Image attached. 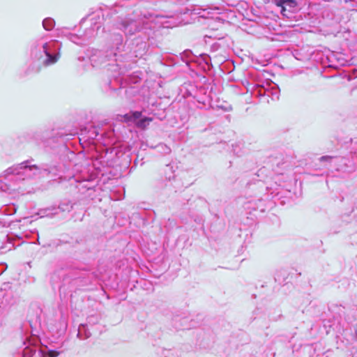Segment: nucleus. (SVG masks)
Wrapping results in <instances>:
<instances>
[{
    "mask_svg": "<svg viewBox=\"0 0 357 357\" xmlns=\"http://www.w3.org/2000/svg\"><path fill=\"white\" fill-rule=\"evenodd\" d=\"M207 59H208V55L202 54V64L204 63L205 64H206L208 66V68H209ZM205 70V68L202 66V70Z\"/></svg>",
    "mask_w": 357,
    "mask_h": 357,
    "instance_id": "nucleus-18",
    "label": "nucleus"
},
{
    "mask_svg": "<svg viewBox=\"0 0 357 357\" xmlns=\"http://www.w3.org/2000/svg\"><path fill=\"white\" fill-rule=\"evenodd\" d=\"M59 208H61L62 211H64V210H65V209H64L63 207H61V206H59Z\"/></svg>",
    "mask_w": 357,
    "mask_h": 357,
    "instance_id": "nucleus-29",
    "label": "nucleus"
},
{
    "mask_svg": "<svg viewBox=\"0 0 357 357\" xmlns=\"http://www.w3.org/2000/svg\"><path fill=\"white\" fill-rule=\"evenodd\" d=\"M1 311V310L0 309V312Z\"/></svg>",
    "mask_w": 357,
    "mask_h": 357,
    "instance_id": "nucleus-32",
    "label": "nucleus"
},
{
    "mask_svg": "<svg viewBox=\"0 0 357 357\" xmlns=\"http://www.w3.org/2000/svg\"><path fill=\"white\" fill-rule=\"evenodd\" d=\"M91 26L86 29L81 35L69 33L68 38L73 43L78 45H86L91 43L98 35V33L102 24V16L99 13L95 14L91 19Z\"/></svg>",
    "mask_w": 357,
    "mask_h": 357,
    "instance_id": "nucleus-5",
    "label": "nucleus"
},
{
    "mask_svg": "<svg viewBox=\"0 0 357 357\" xmlns=\"http://www.w3.org/2000/svg\"><path fill=\"white\" fill-rule=\"evenodd\" d=\"M46 171L45 169L31 165L29 160H26L8 167L2 173V176L6 178L9 175L13 174L18 176L20 179L24 180L40 175L42 172Z\"/></svg>",
    "mask_w": 357,
    "mask_h": 357,
    "instance_id": "nucleus-6",
    "label": "nucleus"
},
{
    "mask_svg": "<svg viewBox=\"0 0 357 357\" xmlns=\"http://www.w3.org/2000/svg\"><path fill=\"white\" fill-rule=\"evenodd\" d=\"M203 24H208V23H207V22H202V25Z\"/></svg>",
    "mask_w": 357,
    "mask_h": 357,
    "instance_id": "nucleus-27",
    "label": "nucleus"
},
{
    "mask_svg": "<svg viewBox=\"0 0 357 357\" xmlns=\"http://www.w3.org/2000/svg\"><path fill=\"white\" fill-rule=\"evenodd\" d=\"M220 14V8L218 7H207L202 8V19H205L206 21L211 20H215L216 22L221 23V19L218 16Z\"/></svg>",
    "mask_w": 357,
    "mask_h": 357,
    "instance_id": "nucleus-7",
    "label": "nucleus"
},
{
    "mask_svg": "<svg viewBox=\"0 0 357 357\" xmlns=\"http://www.w3.org/2000/svg\"><path fill=\"white\" fill-rule=\"evenodd\" d=\"M114 43L116 46V51L118 52L119 63L123 61L132 60L134 58L142 56L147 50L146 40L144 39V35L132 39L130 41L123 44V36L121 34H114Z\"/></svg>",
    "mask_w": 357,
    "mask_h": 357,
    "instance_id": "nucleus-3",
    "label": "nucleus"
},
{
    "mask_svg": "<svg viewBox=\"0 0 357 357\" xmlns=\"http://www.w3.org/2000/svg\"><path fill=\"white\" fill-rule=\"evenodd\" d=\"M271 96L273 100H278L280 96L279 89L273 88L271 91Z\"/></svg>",
    "mask_w": 357,
    "mask_h": 357,
    "instance_id": "nucleus-17",
    "label": "nucleus"
},
{
    "mask_svg": "<svg viewBox=\"0 0 357 357\" xmlns=\"http://www.w3.org/2000/svg\"><path fill=\"white\" fill-rule=\"evenodd\" d=\"M183 322L186 321V319H183Z\"/></svg>",
    "mask_w": 357,
    "mask_h": 357,
    "instance_id": "nucleus-30",
    "label": "nucleus"
},
{
    "mask_svg": "<svg viewBox=\"0 0 357 357\" xmlns=\"http://www.w3.org/2000/svg\"><path fill=\"white\" fill-rule=\"evenodd\" d=\"M91 336V333L87 328L86 324H81L78 328L77 337L81 340H85Z\"/></svg>",
    "mask_w": 357,
    "mask_h": 357,
    "instance_id": "nucleus-11",
    "label": "nucleus"
},
{
    "mask_svg": "<svg viewBox=\"0 0 357 357\" xmlns=\"http://www.w3.org/2000/svg\"><path fill=\"white\" fill-rule=\"evenodd\" d=\"M175 328H177V329H182L183 328V326L182 325L177 326L176 324L175 323Z\"/></svg>",
    "mask_w": 357,
    "mask_h": 357,
    "instance_id": "nucleus-22",
    "label": "nucleus"
},
{
    "mask_svg": "<svg viewBox=\"0 0 357 357\" xmlns=\"http://www.w3.org/2000/svg\"><path fill=\"white\" fill-rule=\"evenodd\" d=\"M59 352L55 350H47V351H45V354L47 357H57L59 355Z\"/></svg>",
    "mask_w": 357,
    "mask_h": 357,
    "instance_id": "nucleus-16",
    "label": "nucleus"
},
{
    "mask_svg": "<svg viewBox=\"0 0 357 357\" xmlns=\"http://www.w3.org/2000/svg\"><path fill=\"white\" fill-rule=\"evenodd\" d=\"M3 298L6 303L8 305H13L15 303V299L13 298V293L11 291H8L3 295Z\"/></svg>",
    "mask_w": 357,
    "mask_h": 357,
    "instance_id": "nucleus-15",
    "label": "nucleus"
},
{
    "mask_svg": "<svg viewBox=\"0 0 357 357\" xmlns=\"http://www.w3.org/2000/svg\"><path fill=\"white\" fill-rule=\"evenodd\" d=\"M55 26L54 20L51 17H47L43 21V26L47 31L52 30Z\"/></svg>",
    "mask_w": 357,
    "mask_h": 357,
    "instance_id": "nucleus-14",
    "label": "nucleus"
},
{
    "mask_svg": "<svg viewBox=\"0 0 357 357\" xmlns=\"http://www.w3.org/2000/svg\"><path fill=\"white\" fill-rule=\"evenodd\" d=\"M164 16H156L154 19L152 16L150 18H137L135 19L130 16L121 19L117 26L125 33L126 35L132 36L137 33L139 37L144 35V39H149L152 37L156 24H160L165 27L175 26L174 24H169L165 22Z\"/></svg>",
    "mask_w": 357,
    "mask_h": 357,
    "instance_id": "nucleus-1",
    "label": "nucleus"
},
{
    "mask_svg": "<svg viewBox=\"0 0 357 357\" xmlns=\"http://www.w3.org/2000/svg\"><path fill=\"white\" fill-rule=\"evenodd\" d=\"M130 116L132 119L134 121L138 120L137 122V125L139 128H145L150 121H151V118L144 117L143 119H141L142 116V112H132L130 114Z\"/></svg>",
    "mask_w": 357,
    "mask_h": 357,
    "instance_id": "nucleus-9",
    "label": "nucleus"
},
{
    "mask_svg": "<svg viewBox=\"0 0 357 357\" xmlns=\"http://www.w3.org/2000/svg\"><path fill=\"white\" fill-rule=\"evenodd\" d=\"M200 10V8H197V10ZM195 10H197V9H195L194 10H192L190 12V15H193L194 14L195 15V14H199V13H196Z\"/></svg>",
    "mask_w": 357,
    "mask_h": 357,
    "instance_id": "nucleus-21",
    "label": "nucleus"
},
{
    "mask_svg": "<svg viewBox=\"0 0 357 357\" xmlns=\"http://www.w3.org/2000/svg\"><path fill=\"white\" fill-rule=\"evenodd\" d=\"M42 357H47V356L45 354V351H42Z\"/></svg>",
    "mask_w": 357,
    "mask_h": 357,
    "instance_id": "nucleus-25",
    "label": "nucleus"
},
{
    "mask_svg": "<svg viewBox=\"0 0 357 357\" xmlns=\"http://www.w3.org/2000/svg\"><path fill=\"white\" fill-rule=\"evenodd\" d=\"M79 61H83V60H84V58L79 57Z\"/></svg>",
    "mask_w": 357,
    "mask_h": 357,
    "instance_id": "nucleus-28",
    "label": "nucleus"
},
{
    "mask_svg": "<svg viewBox=\"0 0 357 357\" xmlns=\"http://www.w3.org/2000/svg\"><path fill=\"white\" fill-rule=\"evenodd\" d=\"M200 17H201V16H197V17H196V19H197V20L199 21Z\"/></svg>",
    "mask_w": 357,
    "mask_h": 357,
    "instance_id": "nucleus-26",
    "label": "nucleus"
},
{
    "mask_svg": "<svg viewBox=\"0 0 357 357\" xmlns=\"http://www.w3.org/2000/svg\"><path fill=\"white\" fill-rule=\"evenodd\" d=\"M99 130L100 128L96 126H90L89 128H85L82 130V135L87 133L88 139H96L100 135ZM101 136L102 134H100V137Z\"/></svg>",
    "mask_w": 357,
    "mask_h": 357,
    "instance_id": "nucleus-10",
    "label": "nucleus"
},
{
    "mask_svg": "<svg viewBox=\"0 0 357 357\" xmlns=\"http://www.w3.org/2000/svg\"><path fill=\"white\" fill-rule=\"evenodd\" d=\"M87 56L93 67H107L108 70L114 73V77L126 73V67L119 63L121 59L116 51L113 37L111 38L109 47L106 51L95 49L87 50Z\"/></svg>",
    "mask_w": 357,
    "mask_h": 357,
    "instance_id": "nucleus-2",
    "label": "nucleus"
},
{
    "mask_svg": "<svg viewBox=\"0 0 357 357\" xmlns=\"http://www.w3.org/2000/svg\"><path fill=\"white\" fill-rule=\"evenodd\" d=\"M94 317H91L89 319V321H88V323L89 324H91V319H93Z\"/></svg>",
    "mask_w": 357,
    "mask_h": 357,
    "instance_id": "nucleus-24",
    "label": "nucleus"
},
{
    "mask_svg": "<svg viewBox=\"0 0 357 357\" xmlns=\"http://www.w3.org/2000/svg\"><path fill=\"white\" fill-rule=\"evenodd\" d=\"M354 144H357V141H356V142H354Z\"/></svg>",
    "mask_w": 357,
    "mask_h": 357,
    "instance_id": "nucleus-31",
    "label": "nucleus"
},
{
    "mask_svg": "<svg viewBox=\"0 0 357 357\" xmlns=\"http://www.w3.org/2000/svg\"><path fill=\"white\" fill-rule=\"evenodd\" d=\"M36 338H33L31 340L26 338L24 341V344L26 346L22 351V357H32L33 354L36 352V347L33 344H36Z\"/></svg>",
    "mask_w": 357,
    "mask_h": 357,
    "instance_id": "nucleus-8",
    "label": "nucleus"
},
{
    "mask_svg": "<svg viewBox=\"0 0 357 357\" xmlns=\"http://www.w3.org/2000/svg\"><path fill=\"white\" fill-rule=\"evenodd\" d=\"M1 236V238H3V241H4L7 238V236L6 234H4L3 233H2Z\"/></svg>",
    "mask_w": 357,
    "mask_h": 357,
    "instance_id": "nucleus-23",
    "label": "nucleus"
},
{
    "mask_svg": "<svg viewBox=\"0 0 357 357\" xmlns=\"http://www.w3.org/2000/svg\"><path fill=\"white\" fill-rule=\"evenodd\" d=\"M56 208H44L41 209L38 211V215H40V218L43 217H52L53 215L56 213Z\"/></svg>",
    "mask_w": 357,
    "mask_h": 357,
    "instance_id": "nucleus-13",
    "label": "nucleus"
},
{
    "mask_svg": "<svg viewBox=\"0 0 357 357\" xmlns=\"http://www.w3.org/2000/svg\"><path fill=\"white\" fill-rule=\"evenodd\" d=\"M225 112H230L232 109V107L231 105H227V106H221L220 107Z\"/></svg>",
    "mask_w": 357,
    "mask_h": 357,
    "instance_id": "nucleus-19",
    "label": "nucleus"
},
{
    "mask_svg": "<svg viewBox=\"0 0 357 357\" xmlns=\"http://www.w3.org/2000/svg\"><path fill=\"white\" fill-rule=\"evenodd\" d=\"M61 43L57 40L43 42L42 39L36 40L31 47L33 58L41 60L44 66L56 63L60 59Z\"/></svg>",
    "mask_w": 357,
    "mask_h": 357,
    "instance_id": "nucleus-4",
    "label": "nucleus"
},
{
    "mask_svg": "<svg viewBox=\"0 0 357 357\" xmlns=\"http://www.w3.org/2000/svg\"><path fill=\"white\" fill-rule=\"evenodd\" d=\"M346 160H347L344 158L333 157V156H330V155L321 156L319 158V161L323 162H331L334 161L335 163L336 162H342L344 164H346Z\"/></svg>",
    "mask_w": 357,
    "mask_h": 357,
    "instance_id": "nucleus-12",
    "label": "nucleus"
},
{
    "mask_svg": "<svg viewBox=\"0 0 357 357\" xmlns=\"http://www.w3.org/2000/svg\"><path fill=\"white\" fill-rule=\"evenodd\" d=\"M344 1L345 2H348V1L354 2L353 6H357V0H344Z\"/></svg>",
    "mask_w": 357,
    "mask_h": 357,
    "instance_id": "nucleus-20",
    "label": "nucleus"
}]
</instances>
